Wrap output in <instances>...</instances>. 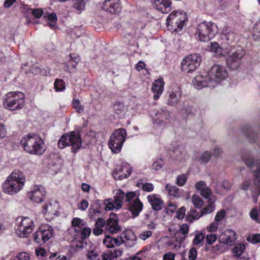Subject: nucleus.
<instances>
[{
    "mask_svg": "<svg viewBox=\"0 0 260 260\" xmlns=\"http://www.w3.org/2000/svg\"><path fill=\"white\" fill-rule=\"evenodd\" d=\"M124 199L126 202H129V210L134 216H137L142 210L143 205L134 192H128L125 196L123 191L118 190L114 197V200L109 199L104 201L105 210H111L114 208H120L122 205V200Z\"/></svg>",
    "mask_w": 260,
    "mask_h": 260,
    "instance_id": "1",
    "label": "nucleus"
},
{
    "mask_svg": "<svg viewBox=\"0 0 260 260\" xmlns=\"http://www.w3.org/2000/svg\"><path fill=\"white\" fill-rule=\"evenodd\" d=\"M23 148L27 152L32 154H42L45 150L43 140L38 136L27 135L21 141Z\"/></svg>",
    "mask_w": 260,
    "mask_h": 260,
    "instance_id": "2",
    "label": "nucleus"
},
{
    "mask_svg": "<svg viewBox=\"0 0 260 260\" xmlns=\"http://www.w3.org/2000/svg\"><path fill=\"white\" fill-rule=\"evenodd\" d=\"M25 177L22 173L15 171L7 178L3 184V190L5 193L13 194L19 191L25 182Z\"/></svg>",
    "mask_w": 260,
    "mask_h": 260,
    "instance_id": "3",
    "label": "nucleus"
},
{
    "mask_svg": "<svg viewBox=\"0 0 260 260\" xmlns=\"http://www.w3.org/2000/svg\"><path fill=\"white\" fill-rule=\"evenodd\" d=\"M244 162L249 169L253 170L255 168L253 171L255 179L252 187V192L254 202H257V198L260 194V160L248 157L244 160Z\"/></svg>",
    "mask_w": 260,
    "mask_h": 260,
    "instance_id": "4",
    "label": "nucleus"
},
{
    "mask_svg": "<svg viewBox=\"0 0 260 260\" xmlns=\"http://www.w3.org/2000/svg\"><path fill=\"white\" fill-rule=\"evenodd\" d=\"M58 145L61 149L67 146H71L72 151L76 152L81 147L82 141L78 132H72L62 135L58 141Z\"/></svg>",
    "mask_w": 260,
    "mask_h": 260,
    "instance_id": "5",
    "label": "nucleus"
},
{
    "mask_svg": "<svg viewBox=\"0 0 260 260\" xmlns=\"http://www.w3.org/2000/svg\"><path fill=\"white\" fill-rule=\"evenodd\" d=\"M186 21L187 16L185 13L182 11H173L167 19L168 28L172 32L180 31Z\"/></svg>",
    "mask_w": 260,
    "mask_h": 260,
    "instance_id": "6",
    "label": "nucleus"
},
{
    "mask_svg": "<svg viewBox=\"0 0 260 260\" xmlns=\"http://www.w3.org/2000/svg\"><path fill=\"white\" fill-rule=\"evenodd\" d=\"M209 87H214L228 77V72L224 67L214 65L208 71Z\"/></svg>",
    "mask_w": 260,
    "mask_h": 260,
    "instance_id": "7",
    "label": "nucleus"
},
{
    "mask_svg": "<svg viewBox=\"0 0 260 260\" xmlns=\"http://www.w3.org/2000/svg\"><path fill=\"white\" fill-rule=\"evenodd\" d=\"M126 136V131L123 128L117 129L113 133L110 138L108 144L113 153H117L120 151Z\"/></svg>",
    "mask_w": 260,
    "mask_h": 260,
    "instance_id": "8",
    "label": "nucleus"
},
{
    "mask_svg": "<svg viewBox=\"0 0 260 260\" xmlns=\"http://www.w3.org/2000/svg\"><path fill=\"white\" fill-rule=\"evenodd\" d=\"M24 95L21 92H10L6 98V108L11 110L21 109L23 107Z\"/></svg>",
    "mask_w": 260,
    "mask_h": 260,
    "instance_id": "9",
    "label": "nucleus"
},
{
    "mask_svg": "<svg viewBox=\"0 0 260 260\" xmlns=\"http://www.w3.org/2000/svg\"><path fill=\"white\" fill-rule=\"evenodd\" d=\"M202 58L199 54H192L186 56L181 63V70L190 73L196 70L201 62Z\"/></svg>",
    "mask_w": 260,
    "mask_h": 260,
    "instance_id": "10",
    "label": "nucleus"
},
{
    "mask_svg": "<svg viewBox=\"0 0 260 260\" xmlns=\"http://www.w3.org/2000/svg\"><path fill=\"white\" fill-rule=\"evenodd\" d=\"M244 55V52L241 49H237L232 53L226 60L228 67L232 70H237L240 66L241 60Z\"/></svg>",
    "mask_w": 260,
    "mask_h": 260,
    "instance_id": "11",
    "label": "nucleus"
},
{
    "mask_svg": "<svg viewBox=\"0 0 260 260\" xmlns=\"http://www.w3.org/2000/svg\"><path fill=\"white\" fill-rule=\"evenodd\" d=\"M33 228L32 220L28 217H24L22 219L17 228V233L20 237H27L32 232Z\"/></svg>",
    "mask_w": 260,
    "mask_h": 260,
    "instance_id": "12",
    "label": "nucleus"
},
{
    "mask_svg": "<svg viewBox=\"0 0 260 260\" xmlns=\"http://www.w3.org/2000/svg\"><path fill=\"white\" fill-rule=\"evenodd\" d=\"M53 236V229L47 225H42L40 231L34 234V240L38 243L41 242V238L43 242L48 241Z\"/></svg>",
    "mask_w": 260,
    "mask_h": 260,
    "instance_id": "13",
    "label": "nucleus"
},
{
    "mask_svg": "<svg viewBox=\"0 0 260 260\" xmlns=\"http://www.w3.org/2000/svg\"><path fill=\"white\" fill-rule=\"evenodd\" d=\"M195 187L198 191H200L202 196L208 199V203H215L216 199L213 195L211 189L207 186L205 182L200 181L197 182Z\"/></svg>",
    "mask_w": 260,
    "mask_h": 260,
    "instance_id": "14",
    "label": "nucleus"
},
{
    "mask_svg": "<svg viewBox=\"0 0 260 260\" xmlns=\"http://www.w3.org/2000/svg\"><path fill=\"white\" fill-rule=\"evenodd\" d=\"M212 25L210 23H202L200 24L197 28V34L200 41H207L212 36Z\"/></svg>",
    "mask_w": 260,
    "mask_h": 260,
    "instance_id": "15",
    "label": "nucleus"
},
{
    "mask_svg": "<svg viewBox=\"0 0 260 260\" xmlns=\"http://www.w3.org/2000/svg\"><path fill=\"white\" fill-rule=\"evenodd\" d=\"M103 10L111 14H116L120 10L119 0H106L102 4Z\"/></svg>",
    "mask_w": 260,
    "mask_h": 260,
    "instance_id": "16",
    "label": "nucleus"
},
{
    "mask_svg": "<svg viewBox=\"0 0 260 260\" xmlns=\"http://www.w3.org/2000/svg\"><path fill=\"white\" fill-rule=\"evenodd\" d=\"M131 172L129 166L127 164H124L113 171V176L115 180H121L127 178Z\"/></svg>",
    "mask_w": 260,
    "mask_h": 260,
    "instance_id": "17",
    "label": "nucleus"
},
{
    "mask_svg": "<svg viewBox=\"0 0 260 260\" xmlns=\"http://www.w3.org/2000/svg\"><path fill=\"white\" fill-rule=\"evenodd\" d=\"M236 239V233L232 230L225 231L219 237V240L221 243L229 246L233 245Z\"/></svg>",
    "mask_w": 260,
    "mask_h": 260,
    "instance_id": "18",
    "label": "nucleus"
},
{
    "mask_svg": "<svg viewBox=\"0 0 260 260\" xmlns=\"http://www.w3.org/2000/svg\"><path fill=\"white\" fill-rule=\"evenodd\" d=\"M115 214H111L109 219L107 220L106 229L110 234H117L121 231V226L118 225V221L115 218Z\"/></svg>",
    "mask_w": 260,
    "mask_h": 260,
    "instance_id": "19",
    "label": "nucleus"
},
{
    "mask_svg": "<svg viewBox=\"0 0 260 260\" xmlns=\"http://www.w3.org/2000/svg\"><path fill=\"white\" fill-rule=\"evenodd\" d=\"M154 8L162 13H168L171 10V0H152Z\"/></svg>",
    "mask_w": 260,
    "mask_h": 260,
    "instance_id": "20",
    "label": "nucleus"
},
{
    "mask_svg": "<svg viewBox=\"0 0 260 260\" xmlns=\"http://www.w3.org/2000/svg\"><path fill=\"white\" fill-rule=\"evenodd\" d=\"M45 193L46 192L43 187L35 186L29 193V197L32 201L36 203H40L43 201Z\"/></svg>",
    "mask_w": 260,
    "mask_h": 260,
    "instance_id": "21",
    "label": "nucleus"
},
{
    "mask_svg": "<svg viewBox=\"0 0 260 260\" xmlns=\"http://www.w3.org/2000/svg\"><path fill=\"white\" fill-rule=\"evenodd\" d=\"M164 82L161 79L155 80L153 83L152 90L154 93L153 99L157 100L162 93L164 88Z\"/></svg>",
    "mask_w": 260,
    "mask_h": 260,
    "instance_id": "22",
    "label": "nucleus"
},
{
    "mask_svg": "<svg viewBox=\"0 0 260 260\" xmlns=\"http://www.w3.org/2000/svg\"><path fill=\"white\" fill-rule=\"evenodd\" d=\"M124 240L122 237L113 238L109 236H107L104 239L103 243L108 248H112L115 246H119Z\"/></svg>",
    "mask_w": 260,
    "mask_h": 260,
    "instance_id": "23",
    "label": "nucleus"
},
{
    "mask_svg": "<svg viewBox=\"0 0 260 260\" xmlns=\"http://www.w3.org/2000/svg\"><path fill=\"white\" fill-rule=\"evenodd\" d=\"M148 202L150 203L152 208L156 211L160 210L163 206L162 201L155 194L149 195L147 197Z\"/></svg>",
    "mask_w": 260,
    "mask_h": 260,
    "instance_id": "24",
    "label": "nucleus"
},
{
    "mask_svg": "<svg viewBox=\"0 0 260 260\" xmlns=\"http://www.w3.org/2000/svg\"><path fill=\"white\" fill-rule=\"evenodd\" d=\"M192 82L194 86L199 88L206 86L209 87L208 75L205 77L202 75L196 76Z\"/></svg>",
    "mask_w": 260,
    "mask_h": 260,
    "instance_id": "25",
    "label": "nucleus"
},
{
    "mask_svg": "<svg viewBox=\"0 0 260 260\" xmlns=\"http://www.w3.org/2000/svg\"><path fill=\"white\" fill-rule=\"evenodd\" d=\"M58 208V204L56 202L53 203H47L43 206L42 212L44 214L48 213L50 215H56Z\"/></svg>",
    "mask_w": 260,
    "mask_h": 260,
    "instance_id": "26",
    "label": "nucleus"
},
{
    "mask_svg": "<svg viewBox=\"0 0 260 260\" xmlns=\"http://www.w3.org/2000/svg\"><path fill=\"white\" fill-rule=\"evenodd\" d=\"M188 225L186 224H183L180 227L179 231L175 234V238L176 241L179 242H182L185 238V235L188 232Z\"/></svg>",
    "mask_w": 260,
    "mask_h": 260,
    "instance_id": "27",
    "label": "nucleus"
},
{
    "mask_svg": "<svg viewBox=\"0 0 260 260\" xmlns=\"http://www.w3.org/2000/svg\"><path fill=\"white\" fill-rule=\"evenodd\" d=\"M209 50L213 52L214 55L216 57H220L223 54L222 49L219 47L216 42H212L210 43Z\"/></svg>",
    "mask_w": 260,
    "mask_h": 260,
    "instance_id": "28",
    "label": "nucleus"
},
{
    "mask_svg": "<svg viewBox=\"0 0 260 260\" xmlns=\"http://www.w3.org/2000/svg\"><path fill=\"white\" fill-rule=\"evenodd\" d=\"M85 0H76L74 7L78 14L81 13L85 10Z\"/></svg>",
    "mask_w": 260,
    "mask_h": 260,
    "instance_id": "29",
    "label": "nucleus"
},
{
    "mask_svg": "<svg viewBox=\"0 0 260 260\" xmlns=\"http://www.w3.org/2000/svg\"><path fill=\"white\" fill-rule=\"evenodd\" d=\"M191 201L194 207L197 208H201L204 204L203 200L198 195L196 194L192 196Z\"/></svg>",
    "mask_w": 260,
    "mask_h": 260,
    "instance_id": "30",
    "label": "nucleus"
},
{
    "mask_svg": "<svg viewBox=\"0 0 260 260\" xmlns=\"http://www.w3.org/2000/svg\"><path fill=\"white\" fill-rule=\"evenodd\" d=\"M245 249V246L244 244H238L233 248V252L234 256H239L242 255V253Z\"/></svg>",
    "mask_w": 260,
    "mask_h": 260,
    "instance_id": "31",
    "label": "nucleus"
},
{
    "mask_svg": "<svg viewBox=\"0 0 260 260\" xmlns=\"http://www.w3.org/2000/svg\"><path fill=\"white\" fill-rule=\"evenodd\" d=\"M72 106L76 111L78 113L82 112L84 110V106L81 104L78 99H74L72 102Z\"/></svg>",
    "mask_w": 260,
    "mask_h": 260,
    "instance_id": "32",
    "label": "nucleus"
},
{
    "mask_svg": "<svg viewBox=\"0 0 260 260\" xmlns=\"http://www.w3.org/2000/svg\"><path fill=\"white\" fill-rule=\"evenodd\" d=\"M211 158V154L208 151H204L202 153L198 160L201 163H207L208 162Z\"/></svg>",
    "mask_w": 260,
    "mask_h": 260,
    "instance_id": "33",
    "label": "nucleus"
},
{
    "mask_svg": "<svg viewBox=\"0 0 260 260\" xmlns=\"http://www.w3.org/2000/svg\"><path fill=\"white\" fill-rule=\"evenodd\" d=\"M253 37L255 40H260V21H257L253 28Z\"/></svg>",
    "mask_w": 260,
    "mask_h": 260,
    "instance_id": "34",
    "label": "nucleus"
},
{
    "mask_svg": "<svg viewBox=\"0 0 260 260\" xmlns=\"http://www.w3.org/2000/svg\"><path fill=\"white\" fill-rule=\"evenodd\" d=\"M180 98V94L179 93H175L172 92L170 93L169 96V103L170 105H174L177 104Z\"/></svg>",
    "mask_w": 260,
    "mask_h": 260,
    "instance_id": "35",
    "label": "nucleus"
},
{
    "mask_svg": "<svg viewBox=\"0 0 260 260\" xmlns=\"http://www.w3.org/2000/svg\"><path fill=\"white\" fill-rule=\"evenodd\" d=\"M72 223L73 226L75 228V231L76 232H78L79 229H82L84 226L82 221L81 220V219L78 218H74L73 220Z\"/></svg>",
    "mask_w": 260,
    "mask_h": 260,
    "instance_id": "36",
    "label": "nucleus"
},
{
    "mask_svg": "<svg viewBox=\"0 0 260 260\" xmlns=\"http://www.w3.org/2000/svg\"><path fill=\"white\" fill-rule=\"evenodd\" d=\"M250 217L257 223H260V211L259 212L256 208L251 210L250 213Z\"/></svg>",
    "mask_w": 260,
    "mask_h": 260,
    "instance_id": "37",
    "label": "nucleus"
},
{
    "mask_svg": "<svg viewBox=\"0 0 260 260\" xmlns=\"http://www.w3.org/2000/svg\"><path fill=\"white\" fill-rule=\"evenodd\" d=\"M202 215H201V212L198 214L196 210L194 209H191L188 213L187 218L188 220L191 221L192 220L190 219L191 218H192V219H198Z\"/></svg>",
    "mask_w": 260,
    "mask_h": 260,
    "instance_id": "38",
    "label": "nucleus"
},
{
    "mask_svg": "<svg viewBox=\"0 0 260 260\" xmlns=\"http://www.w3.org/2000/svg\"><path fill=\"white\" fill-rule=\"evenodd\" d=\"M54 88L56 91H61L65 88L64 83L61 79H56L54 82Z\"/></svg>",
    "mask_w": 260,
    "mask_h": 260,
    "instance_id": "39",
    "label": "nucleus"
},
{
    "mask_svg": "<svg viewBox=\"0 0 260 260\" xmlns=\"http://www.w3.org/2000/svg\"><path fill=\"white\" fill-rule=\"evenodd\" d=\"M208 206L204 207L201 211V215L204 214H208L212 212L214 209V203H208Z\"/></svg>",
    "mask_w": 260,
    "mask_h": 260,
    "instance_id": "40",
    "label": "nucleus"
},
{
    "mask_svg": "<svg viewBox=\"0 0 260 260\" xmlns=\"http://www.w3.org/2000/svg\"><path fill=\"white\" fill-rule=\"evenodd\" d=\"M81 232V236L82 239L88 237L91 233V230L89 228L83 227L82 229L79 230Z\"/></svg>",
    "mask_w": 260,
    "mask_h": 260,
    "instance_id": "41",
    "label": "nucleus"
},
{
    "mask_svg": "<svg viewBox=\"0 0 260 260\" xmlns=\"http://www.w3.org/2000/svg\"><path fill=\"white\" fill-rule=\"evenodd\" d=\"M165 118V114L162 112L156 113L155 116L153 117L155 122L158 124L163 122Z\"/></svg>",
    "mask_w": 260,
    "mask_h": 260,
    "instance_id": "42",
    "label": "nucleus"
},
{
    "mask_svg": "<svg viewBox=\"0 0 260 260\" xmlns=\"http://www.w3.org/2000/svg\"><path fill=\"white\" fill-rule=\"evenodd\" d=\"M247 240L253 244L258 243L260 242V234H256L250 235L247 237Z\"/></svg>",
    "mask_w": 260,
    "mask_h": 260,
    "instance_id": "43",
    "label": "nucleus"
},
{
    "mask_svg": "<svg viewBox=\"0 0 260 260\" xmlns=\"http://www.w3.org/2000/svg\"><path fill=\"white\" fill-rule=\"evenodd\" d=\"M166 188L168 190L169 194L171 196H175L178 192V188L176 186H172L167 184Z\"/></svg>",
    "mask_w": 260,
    "mask_h": 260,
    "instance_id": "44",
    "label": "nucleus"
},
{
    "mask_svg": "<svg viewBox=\"0 0 260 260\" xmlns=\"http://www.w3.org/2000/svg\"><path fill=\"white\" fill-rule=\"evenodd\" d=\"M226 39L230 43H233L237 40V36L233 31H230L225 35Z\"/></svg>",
    "mask_w": 260,
    "mask_h": 260,
    "instance_id": "45",
    "label": "nucleus"
},
{
    "mask_svg": "<svg viewBox=\"0 0 260 260\" xmlns=\"http://www.w3.org/2000/svg\"><path fill=\"white\" fill-rule=\"evenodd\" d=\"M98 253L95 251L94 247L91 248V249H89L88 250L87 257L89 259L93 260L98 256Z\"/></svg>",
    "mask_w": 260,
    "mask_h": 260,
    "instance_id": "46",
    "label": "nucleus"
},
{
    "mask_svg": "<svg viewBox=\"0 0 260 260\" xmlns=\"http://www.w3.org/2000/svg\"><path fill=\"white\" fill-rule=\"evenodd\" d=\"M30 10H31V14L36 18H40L44 13L43 10L41 9L36 8Z\"/></svg>",
    "mask_w": 260,
    "mask_h": 260,
    "instance_id": "47",
    "label": "nucleus"
},
{
    "mask_svg": "<svg viewBox=\"0 0 260 260\" xmlns=\"http://www.w3.org/2000/svg\"><path fill=\"white\" fill-rule=\"evenodd\" d=\"M204 239V236L201 234L199 233L196 235L194 239L193 240V244L198 245L201 243V242Z\"/></svg>",
    "mask_w": 260,
    "mask_h": 260,
    "instance_id": "48",
    "label": "nucleus"
},
{
    "mask_svg": "<svg viewBox=\"0 0 260 260\" xmlns=\"http://www.w3.org/2000/svg\"><path fill=\"white\" fill-rule=\"evenodd\" d=\"M29 255L26 252L19 253L14 259V260H29Z\"/></svg>",
    "mask_w": 260,
    "mask_h": 260,
    "instance_id": "49",
    "label": "nucleus"
},
{
    "mask_svg": "<svg viewBox=\"0 0 260 260\" xmlns=\"http://www.w3.org/2000/svg\"><path fill=\"white\" fill-rule=\"evenodd\" d=\"M110 256L112 258V260L114 258L120 257L121 256L122 254V251L120 249H116L113 252L110 251L109 252Z\"/></svg>",
    "mask_w": 260,
    "mask_h": 260,
    "instance_id": "50",
    "label": "nucleus"
},
{
    "mask_svg": "<svg viewBox=\"0 0 260 260\" xmlns=\"http://www.w3.org/2000/svg\"><path fill=\"white\" fill-rule=\"evenodd\" d=\"M114 109L117 114H120L124 110V105L120 103H116L114 106Z\"/></svg>",
    "mask_w": 260,
    "mask_h": 260,
    "instance_id": "51",
    "label": "nucleus"
},
{
    "mask_svg": "<svg viewBox=\"0 0 260 260\" xmlns=\"http://www.w3.org/2000/svg\"><path fill=\"white\" fill-rule=\"evenodd\" d=\"M212 153L214 157L218 158L221 156L222 154H223V150L221 148L219 147H216L213 150Z\"/></svg>",
    "mask_w": 260,
    "mask_h": 260,
    "instance_id": "52",
    "label": "nucleus"
},
{
    "mask_svg": "<svg viewBox=\"0 0 260 260\" xmlns=\"http://www.w3.org/2000/svg\"><path fill=\"white\" fill-rule=\"evenodd\" d=\"M152 235V232L151 231H146L142 232L139 235V238L143 240H145L147 238L151 237Z\"/></svg>",
    "mask_w": 260,
    "mask_h": 260,
    "instance_id": "53",
    "label": "nucleus"
},
{
    "mask_svg": "<svg viewBox=\"0 0 260 260\" xmlns=\"http://www.w3.org/2000/svg\"><path fill=\"white\" fill-rule=\"evenodd\" d=\"M197 255V251L195 248H191L189 252L188 258L190 260H195Z\"/></svg>",
    "mask_w": 260,
    "mask_h": 260,
    "instance_id": "54",
    "label": "nucleus"
},
{
    "mask_svg": "<svg viewBox=\"0 0 260 260\" xmlns=\"http://www.w3.org/2000/svg\"><path fill=\"white\" fill-rule=\"evenodd\" d=\"M225 212L224 210H221L219 212H217L215 216V220L217 222L221 221L224 217Z\"/></svg>",
    "mask_w": 260,
    "mask_h": 260,
    "instance_id": "55",
    "label": "nucleus"
},
{
    "mask_svg": "<svg viewBox=\"0 0 260 260\" xmlns=\"http://www.w3.org/2000/svg\"><path fill=\"white\" fill-rule=\"evenodd\" d=\"M185 209L184 207H181L176 213V217L179 219H182L184 218L185 213Z\"/></svg>",
    "mask_w": 260,
    "mask_h": 260,
    "instance_id": "56",
    "label": "nucleus"
},
{
    "mask_svg": "<svg viewBox=\"0 0 260 260\" xmlns=\"http://www.w3.org/2000/svg\"><path fill=\"white\" fill-rule=\"evenodd\" d=\"M180 143L178 141L173 142L170 145V149L173 152L178 150L180 147Z\"/></svg>",
    "mask_w": 260,
    "mask_h": 260,
    "instance_id": "57",
    "label": "nucleus"
},
{
    "mask_svg": "<svg viewBox=\"0 0 260 260\" xmlns=\"http://www.w3.org/2000/svg\"><path fill=\"white\" fill-rule=\"evenodd\" d=\"M142 188L145 191H151L153 190V185L151 183H144L142 184Z\"/></svg>",
    "mask_w": 260,
    "mask_h": 260,
    "instance_id": "58",
    "label": "nucleus"
},
{
    "mask_svg": "<svg viewBox=\"0 0 260 260\" xmlns=\"http://www.w3.org/2000/svg\"><path fill=\"white\" fill-rule=\"evenodd\" d=\"M86 245V243L82 240L76 242L75 244L73 243L72 246L75 247L77 249H82L84 248Z\"/></svg>",
    "mask_w": 260,
    "mask_h": 260,
    "instance_id": "59",
    "label": "nucleus"
},
{
    "mask_svg": "<svg viewBox=\"0 0 260 260\" xmlns=\"http://www.w3.org/2000/svg\"><path fill=\"white\" fill-rule=\"evenodd\" d=\"M217 238L215 234H210V235H207L206 237V240L208 244H211L213 243H214Z\"/></svg>",
    "mask_w": 260,
    "mask_h": 260,
    "instance_id": "60",
    "label": "nucleus"
},
{
    "mask_svg": "<svg viewBox=\"0 0 260 260\" xmlns=\"http://www.w3.org/2000/svg\"><path fill=\"white\" fill-rule=\"evenodd\" d=\"M44 17L47 18L48 20L54 23L57 21V16L55 13H50L48 16L45 15Z\"/></svg>",
    "mask_w": 260,
    "mask_h": 260,
    "instance_id": "61",
    "label": "nucleus"
},
{
    "mask_svg": "<svg viewBox=\"0 0 260 260\" xmlns=\"http://www.w3.org/2000/svg\"><path fill=\"white\" fill-rule=\"evenodd\" d=\"M251 182L250 180H246L241 185V188L243 190H247L251 186Z\"/></svg>",
    "mask_w": 260,
    "mask_h": 260,
    "instance_id": "62",
    "label": "nucleus"
},
{
    "mask_svg": "<svg viewBox=\"0 0 260 260\" xmlns=\"http://www.w3.org/2000/svg\"><path fill=\"white\" fill-rule=\"evenodd\" d=\"M182 111V112L187 116L193 114L192 107L190 106H185Z\"/></svg>",
    "mask_w": 260,
    "mask_h": 260,
    "instance_id": "63",
    "label": "nucleus"
},
{
    "mask_svg": "<svg viewBox=\"0 0 260 260\" xmlns=\"http://www.w3.org/2000/svg\"><path fill=\"white\" fill-rule=\"evenodd\" d=\"M186 177L184 175H182L178 176L177 180V183L178 185L182 186L186 181Z\"/></svg>",
    "mask_w": 260,
    "mask_h": 260,
    "instance_id": "64",
    "label": "nucleus"
}]
</instances>
